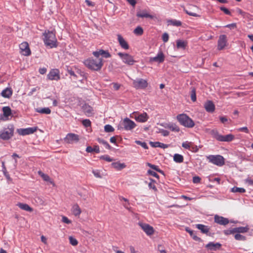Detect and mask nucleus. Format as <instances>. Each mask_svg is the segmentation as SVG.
Wrapping results in <instances>:
<instances>
[{
  "label": "nucleus",
  "instance_id": "nucleus-54",
  "mask_svg": "<svg viewBox=\"0 0 253 253\" xmlns=\"http://www.w3.org/2000/svg\"><path fill=\"white\" fill-rule=\"evenodd\" d=\"M184 11L189 15L190 16H194V17H200V15L195 13V12H191V11H189L186 9H184Z\"/></svg>",
  "mask_w": 253,
  "mask_h": 253
},
{
  "label": "nucleus",
  "instance_id": "nucleus-12",
  "mask_svg": "<svg viewBox=\"0 0 253 253\" xmlns=\"http://www.w3.org/2000/svg\"><path fill=\"white\" fill-rule=\"evenodd\" d=\"M79 140V135L72 133H68L64 139V142L67 144H73L74 142H77Z\"/></svg>",
  "mask_w": 253,
  "mask_h": 253
},
{
  "label": "nucleus",
  "instance_id": "nucleus-15",
  "mask_svg": "<svg viewBox=\"0 0 253 253\" xmlns=\"http://www.w3.org/2000/svg\"><path fill=\"white\" fill-rule=\"evenodd\" d=\"M47 77L48 80L51 81H58L60 79L59 71L57 69L51 70L48 74Z\"/></svg>",
  "mask_w": 253,
  "mask_h": 253
},
{
  "label": "nucleus",
  "instance_id": "nucleus-33",
  "mask_svg": "<svg viewBox=\"0 0 253 253\" xmlns=\"http://www.w3.org/2000/svg\"><path fill=\"white\" fill-rule=\"evenodd\" d=\"M36 112L41 114H49L51 110L48 107L39 108L36 109Z\"/></svg>",
  "mask_w": 253,
  "mask_h": 253
},
{
  "label": "nucleus",
  "instance_id": "nucleus-34",
  "mask_svg": "<svg viewBox=\"0 0 253 253\" xmlns=\"http://www.w3.org/2000/svg\"><path fill=\"white\" fill-rule=\"evenodd\" d=\"M184 158L182 155L175 154L173 156V161L177 163H181L183 162Z\"/></svg>",
  "mask_w": 253,
  "mask_h": 253
},
{
  "label": "nucleus",
  "instance_id": "nucleus-26",
  "mask_svg": "<svg viewBox=\"0 0 253 253\" xmlns=\"http://www.w3.org/2000/svg\"><path fill=\"white\" fill-rule=\"evenodd\" d=\"M13 91L11 88L7 87L3 89L1 92V95L4 98H10L12 94Z\"/></svg>",
  "mask_w": 253,
  "mask_h": 253
},
{
  "label": "nucleus",
  "instance_id": "nucleus-31",
  "mask_svg": "<svg viewBox=\"0 0 253 253\" xmlns=\"http://www.w3.org/2000/svg\"><path fill=\"white\" fill-rule=\"evenodd\" d=\"M39 174L42 177V178L45 181H47L49 182L50 184H52L53 185H54V183L53 181L51 179V178L49 177V176L46 174L43 173L41 171H38Z\"/></svg>",
  "mask_w": 253,
  "mask_h": 253
},
{
  "label": "nucleus",
  "instance_id": "nucleus-25",
  "mask_svg": "<svg viewBox=\"0 0 253 253\" xmlns=\"http://www.w3.org/2000/svg\"><path fill=\"white\" fill-rule=\"evenodd\" d=\"M136 16L138 17L141 18H149L151 19L153 18V16L149 14L146 10H143L137 12Z\"/></svg>",
  "mask_w": 253,
  "mask_h": 253
},
{
  "label": "nucleus",
  "instance_id": "nucleus-62",
  "mask_svg": "<svg viewBox=\"0 0 253 253\" xmlns=\"http://www.w3.org/2000/svg\"><path fill=\"white\" fill-rule=\"evenodd\" d=\"M236 27H237V26H236V23L229 24H228V25H226V26H225V27L228 28L230 29H234L236 28Z\"/></svg>",
  "mask_w": 253,
  "mask_h": 253
},
{
  "label": "nucleus",
  "instance_id": "nucleus-21",
  "mask_svg": "<svg viewBox=\"0 0 253 253\" xmlns=\"http://www.w3.org/2000/svg\"><path fill=\"white\" fill-rule=\"evenodd\" d=\"M82 109L86 116L88 117L91 116L93 114V110L89 105L84 104L82 106Z\"/></svg>",
  "mask_w": 253,
  "mask_h": 253
},
{
  "label": "nucleus",
  "instance_id": "nucleus-56",
  "mask_svg": "<svg viewBox=\"0 0 253 253\" xmlns=\"http://www.w3.org/2000/svg\"><path fill=\"white\" fill-rule=\"evenodd\" d=\"M223 233L225 235H226L235 233V231H234V228H232L231 229L225 230L223 231Z\"/></svg>",
  "mask_w": 253,
  "mask_h": 253
},
{
  "label": "nucleus",
  "instance_id": "nucleus-19",
  "mask_svg": "<svg viewBox=\"0 0 253 253\" xmlns=\"http://www.w3.org/2000/svg\"><path fill=\"white\" fill-rule=\"evenodd\" d=\"M214 221L215 222L222 225H226L229 223V220L227 218H225L223 216L215 215L214 216Z\"/></svg>",
  "mask_w": 253,
  "mask_h": 253
},
{
  "label": "nucleus",
  "instance_id": "nucleus-49",
  "mask_svg": "<svg viewBox=\"0 0 253 253\" xmlns=\"http://www.w3.org/2000/svg\"><path fill=\"white\" fill-rule=\"evenodd\" d=\"M104 130L107 132H112L114 130L113 127L110 125H106L104 126Z\"/></svg>",
  "mask_w": 253,
  "mask_h": 253
},
{
  "label": "nucleus",
  "instance_id": "nucleus-45",
  "mask_svg": "<svg viewBox=\"0 0 253 253\" xmlns=\"http://www.w3.org/2000/svg\"><path fill=\"white\" fill-rule=\"evenodd\" d=\"M191 99L192 101L195 102L196 101V90L195 88H193L191 91L190 94Z\"/></svg>",
  "mask_w": 253,
  "mask_h": 253
},
{
  "label": "nucleus",
  "instance_id": "nucleus-61",
  "mask_svg": "<svg viewBox=\"0 0 253 253\" xmlns=\"http://www.w3.org/2000/svg\"><path fill=\"white\" fill-rule=\"evenodd\" d=\"M220 9L221 11H223L226 14L231 15V12L227 8L222 6V7H220Z\"/></svg>",
  "mask_w": 253,
  "mask_h": 253
},
{
  "label": "nucleus",
  "instance_id": "nucleus-17",
  "mask_svg": "<svg viewBox=\"0 0 253 253\" xmlns=\"http://www.w3.org/2000/svg\"><path fill=\"white\" fill-rule=\"evenodd\" d=\"M20 53L24 56H29L31 54V50L29 44L27 42H23L19 45Z\"/></svg>",
  "mask_w": 253,
  "mask_h": 253
},
{
  "label": "nucleus",
  "instance_id": "nucleus-36",
  "mask_svg": "<svg viewBox=\"0 0 253 253\" xmlns=\"http://www.w3.org/2000/svg\"><path fill=\"white\" fill-rule=\"evenodd\" d=\"M187 43L186 42L182 40L176 41V46L178 48L185 49Z\"/></svg>",
  "mask_w": 253,
  "mask_h": 253
},
{
  "label": "nucleus",
  "instance_id": "nucleus-60",
  "mask_svg": "<svg viewBox=\"0 0 253 253\" xmlns=\"http://www.w3.org/2000/svg\"><path fill=\"white\" fill-rule=\"evenodd\" d=\"M245 182L248 185L253 186V178L248 177L245 180Z\"/></svg>",
  "mask_w": 253,
  "mask_h": 253
},
{
  "label": "nucleus",
  "instance_id": "nucleus-57",
  "mask_svg": "<svg viewBox=\"0 0 253 253\" xmlns=\"http://www.w3.org/2000/svg\"><path fill=\"white\" fill-rule=\"evenodd\" d=\"M237 130L238 131H243L247 133L249 132L248 127L246 126L238 128Z\"/></svg>",
  "mask_w": 253,
  "mask_h": 253
},
{
  "label": "nucleus",
  "instance_id": "nucleus-46",
  "mask_svg": "<svg viewBox=\"0 0 253 253\" xmlns=\"http://www.w3.org/2000/svg\"><path fill=\"white\" fill-rule=\"evenodd\" d=\"M70 243L74 246H77L78 244V242L75 238L70 236L69 238Z\"/></svg>",
  "mask_w": 253,
  "mask_h": 253
},
{
  "label": "nucleus",
  "instance_id": "nucleus-6",
  "mask_svg": "<svg viewBox=\"0 0 253 253\" xmlns=\"http://www.w3.org/2000/svg\"><path fill=\"white\" fill-rule=\"evenodd\" d=\"M207 158L209 162L219 167L222 166L225 163L224 158L221 155H209Z\"/></svg>",
  "mask_w": 253,
  "mask_h": 253
},
{
  "label": "nucleus",
  "instance_id": "nucleus-30",
  "mask_svg": "<svg viewBox=\"0 0 253 253\" xmlns=\"http://www.w3.org/2000/svg\"><path fill=\"white\" fill-rule=\"evenodd\" d=\"M17 206L19 208H20L21 209H22V210H23L24 211H30V212H31V211H33L32 208H31L28 205H27L26 204L22 203H18L17 204Z\"/></svg>",
  "mask_w": 253,
  "mask_h": 253
},
{
  "label": "nucleus",
  "instance_id": "nucleus-41",
  "mask_svg": "<svg viewBox=\"0 0 253 253\" xmlns=\"http://www.w3.org/2000/svg\"><path fill=\"white\" fill-rule=\"evenodd\" d=\"M192 144V142L186 141L182 143V146L185 149L191 150Z\"/></svg>",
  "mask_w": 253,
  "mask_h": 253
},
{
  "label": "nucleus",
  "instance_id": "nucleus-63",
  "mask_svg": "<svg viewBox=\"0 0 253 253\" xmlns=\"http://www.w3.org/2000/svg\"><path fill=\"white\" fill-rule=\"evenodd\" d=\"M201 178L199 176H194L193 178V182L194 183H198L200 182Z\"/></svg>",
  "mask_w": 253,
  "mask_h": 253
},
{
  "label": "nucleus",
  "instance_id": "nucleus-52",
  "mask_svg": "<svg viewBox=\"0 0 253 253\" xmlns=\"http://www.w3.org/2000/svg\"><path fill=\"white\" fill-rule=\"evenodd\" d=\"M147 173L149 175L153 176L154 177H155L158 179L159 178V175L156 172H155L152 170H150V169L148 170Z\"/></svg>",
  "mask_w": 253,
  "mask_h": 253
},
{
  "label": "nucleus",
  "instance_id": "nucleus-38",
  "mask_svg": "<svg viewBox=\"0 0 253 253\" xmlns=\"http://www.w3.org/2000/svg\"><path fill=\"white\" fill-rule=\"evenodd\" d=\"M97 141L99 143L102 144L105 148L110 149L111 148L110 145L109 144V143L105 141V140L102 139V138H98Z\"/></svg>",
  "mask_w": 253,
  "mask_h": 253
},
{
  "label": "nucleus",
  "instance_id": "nucleus-32",
  "mask_svg": "<svg viewBox=\"0 0 253 253\" xmlns=\"http://www.w3.org/2000/svg\"><path fill=\"white\" fill-rule=\"evenodd\" d=\"M249 230L248 226L245 227H239L234 228L235 233H244L247 232Z\"/></svg>",
  "mask_w": 253,
  "mask_h": 253
},
{
  "label": "nucleus",
  "instance_id": "nucleus-9",
  "mask_svg": "<svg viewBox=\"0 0 253 253\" xmlns=\"http://www.w3.org/2000/svg\"><path fill=\"white\" fill-rule=\"evenodd\" d=\"M3 114L0 115V120L6 121L9 120V117H12L11 109L9 106H4L2 108Z\"/></svg>",
  "mask_w": 253,
  "mask_h": 253
},
{
  "label": "nucleus",
  "instance_id": "nucleus-27",
  "mask_svg": "<svg viewBox=\"0 0 253 253\" xmlns=\"http://www.w3.org/2000/svg\"><path fill=\"white\" fill-rule=\"evenodd\" d=\"M221 246V244L218 243L210 242L206 246V247L211 251H215L216 249H219Z\"/></svg>",
  "mask_w": 253,
  "mask_h": 253
},
{
  "label": "nucleus",
  "instance_id": "nucleus-13",
  "mask_svg": "<svg viewBox=\"0 0 253 253\" xmlns=\"http://www.w3.org/2000/svg\"><path fill=\"white\" fill-rule=\"evenodd\" d=\"M133 84L137 89L144 88L147 86L148 84L145 80L143 79H136L133 80Z\"/></svg>",
  "mask_w": 253,
  "mask_h": 253
},
{
  "label": "nucleus",
  "instance_id": "nucleus-42",
  "mask_svg": "<svg viewBox=\"0 0 253 253\" xmlns=\"http://www.w3.org/2000/svg\"><path fill=\"white\" fill-rule=\"evenodd\" d=\"M149 180L150 181V182L148 184V186H149V188L152 189L154 190H156L157 188L155 185V183L156 181L152 178H150Z\"/></svg>",
  "mask_w": 253,
  "mask_h": 253
},
{
  "label": "nucleus",
  "instance_id": "nucleus-5",
  "mask_svg": "<svg viewBox=\"0 0 253 253\" xmlns=\"http://www.w3.org/2000/svg\"><path fill=\"white\" fill-rule=\"evenodd\" d=\"M211 134L217 140L221 142H230L234 139L235 137L232 134L222 135L219 133L217 129H212L210 132Z\"/></svg>",
  "mask_w": 253,
  "mask_h": 253
},
{
  "label": "nucleus",
  "instance_id": "nucleus-47",
  "mask_svg": "<svg viewBox=\"0 0 253 253\" xmlns=\"http://www.w3.org/2000/svg\"><path fill=\"white\" fill-rule=\"evenodd\" d=\"M158 132L161 133V134L164 136H167L169 134V131L164 129H161V128L158 129Z\"/></svg>",
  "mask_w": 253,
  "mask_h": 253
},
{
  "label": "nucleus",
  "instance_id": "nucleus-64",
  "mask_svg": "<svg viewBox=\"0 0 253 253\" xmlns=\"http://www.w3.org/2000/svg\"><path fill=\"white\" fill-rule=\"evenodd\" d=\"M158 251L160 253H167L165 249H163L162 246L161 245L158 246Z\"/></svg>",
  "mask_w": 253,
  "mask_h": 253
},
{
  "label": "nucleus",
  "instance_id": "nucleus-22",
  "mask_svg": "<svg viewBox=\"0 0 253 253\" xmlns=\"http://www.w3.org/2000/svg\"><path fill=\"white\" fill-rule=\"evenodd\" d=\"M204 108L206 111L209 113H212L215 110V105L211 100H208L205 103Z\"/></svg>",
  "mask_w": 253,
  "mask_h": 253
},
{
  "label": "nucleus",
  "instance_id": "nucleus-20",
  "mask_svg": "<svg viewBox=\"0 0 253 253\" xmlns=\"http://www.w3.org/2000/svg\"><path fill=\"white\" fill-rule=\"evenodd\" d=\"M164 60L165 56L163 53L161 51H160L156 56L150 58V61L151 62L162 63L164 62Z\"/></svg>",
  "mask_w": 253,
  "mask_h": 253
},
{
  "label": "nucleus",
  "instance_id": "nucleus-55",
  "mask_svg": "<svg viewBox=\"0 0 253 253\" xmlns=\"http://www.w3.org/2000/svg\"><path fill=\"white\" fill-rule=\"evenodd\" d=\"M169 36L167 33H164L162 35V40L164 42H167L169 41Z\"/></svg>",
  "mask_w": 253,
  "mask_h": 253
},
{
  "label": "nucleus",
  "instance_id": "nucleus-23",
  "mask_svg": "<svg viewBox=\"0 0 253 253\" xmlns=\"http://www.w3.org/2000/svg\"><path fill=\"white\" fill-rule=\"evenodd\" d=\"M118 41L119 42V44L121 46V47L124 49H128L129 48V45L127 42L126 41V40L123 38V37L120 35H118Z\"/></svg>",
  "mask_w": 253,
  "mask_h": 253
},
{
  "label": "nucleus",
  "instance_id": "nucleus-35",
  "mask_svg": "<svg viewBox=\"0 0 253 253\" xmlns=\"http://www.w3.org/2000/svg\"><path fill=\"white\" fill-rule=\"evenodd\" d=\"M112 166L114 168L121 170L126 167V165L124 163H121L120 162H115L112 164Z\"/></svg>",
  "mask_w": 253,
  "mask_h": 253
},
{
  "label": "nucleus",
  "instance_id": "nucleus-10",
  "mask_svg": "<svg viewBox=\"0 0 253 253\" xmlns=\"http://www.w3.org/2000/svg\"><path fill=\"white\" fill-rule=\"evenodd\" d=\"M37 130V127H30L25 128H18L17 133L22 136L29 135L34 133Z\"/></svg>",
  "mask_w": 253,
  "mask_h": 253
},
{
  "label": "nucleus",
  "instance_id": "nucleus-7",
  "mask_svg": "<svg viewBox=\"0 0 253 253\" xmlns=\"http://www.w3.org/2000/svg\"><path fill=\"white\" fill-rule=\"evenodd\" d=\"M131 118L134 119L137 122L140 123H144L147 121L149 117L146 113H139L137 112H134L132 113Z\"/></svg>",
  "mask_w": 253,
  "mask_h": 253
},
{
  "label": "nucleus",
  "instance_id": "nucleus-2",
  "mask_svg": "<svg viewBox=\"0 0 253 253\" xmlns=\"http://www.w3.org/2000/svg\"><path fill=\"white\" fill-rule=\"evenodd\" d=\"M84 63L88 68L94 71L100 70L103 66L102 59L101 58L96 59L88 58L84 60Z\"/></svg>",
  "mask_w": 253,
  "mask_h": 253
},
{
  "label": "nucleus",
  "instance_id": "nucleus-28",
  "mask_svg": "<svg viewBox=\"0 0 253 253\" xmlns=\"http://www.w3.org/2000/svg\"><path fill=\"white\" fill-rule=\"evenodd\" d=\"M196 227L204 234H207L210 231V228L208 226L203 224H198L196 225Z\"/></svg>",
  "mask_w": 253,
  "mask_h": 253
},
{
  "label": "nucleus",
  "instance_id": "nucleus-4",
  "mask_svg": "<svg viewBox=\"0 0 253 253\" xmlns=\"http://www.w3.org/2000/svg\"><path fill=\"white\" fill-rule=\"evenodd\" d=\"M14 127L12 124H9L0 130V138L3 140L10 139L13 135Z\"/></svg>",
  "mask_w": 253,
  "mask_h": 253
},
{
  "label": "nucleus",
  "instance_id": "nucleus-53",
  "mask_svg": "<svg viewBox=\"0 0 253 253\" xmlns=\"http://www.w3.org/2000/svg\"><path fill=\"white\" fill-rule=\"evenodd\" d=\"M83 125L85 127L90 126L91 125V122L88 119H85L82 121Z\"/></svg>",
  "mask_w": 253,
  "mask_h": 253
},
{
  "label": "nucleus",
  "instance_id": "nucleus-40",
  "mask_svg": "<svg viewBox=\"0 0 253 253\" xmlns=\"http://www.w3.org/2000/svg\"><path fill=\"white\" fill-rule=\"evenodd\" d=\"M231 192H232L233 193H244L246 191V190L244 188H239V187H237L236 186L233 187L231 189Z\"/></svg>",
  "mask_w": 253,
  "mask_h": 253
},
{
  "label": "nucleus",
  "instance_id": "nucleus-43",
  "mask_svg": "<svg viewBox=\"0 0 253 253\" xmlns=\"http://www.w3.org/2000/svg\"><path fill=\"white\" fill-rule=\"evenodd\" d=\"M143 33V29L140 26L137 27L134 30V33L137 35H141Z\"/></svg>",
  "mask_w": 253,
  "mask_h": 253
},
{
  "label": "nucleus",
  "instance_id": "nucleus-51",
  "mask_svg": "<svg viewBox=\"0 0 253 253\" xmlns=\"http://www.w3.org/2000/svg\"><path fill=\"white\" fill-rule=\"evenodd\" d=\"M135 142L137 144L140 145L142 147H143V148H144L145 149H147L148 148L147 143L145 142H141L139 140H136L135 141Z\"/></svg>",
  "mask_w": 253,
  "mask_h": 253
},
{
  "label": "nucleus",
  "instance_id": "nucleus-16",
  "mask_svg": "<svg viewBox=\"0 0 253 253\" xmlns=\"http://www.w3.org/2000/svg\"><path fill=\"white\" fill-rule=\"evenodd\" d=\"M227 39L225 35H221L219 37L217 42V49L219 50H222L227 45Z\"/></svg>",
  "mask_w": 253,
  "mask_h": 253
},
{
  "label": "nucleus",
  "instance_id": "nucleus-11",
  "mask_svg": "<svg viewBox=\"0 0 253 253\" xmlns=\"http://www.w3.org/2000/svg\"><path fill=\"white\" fill-rule=\"evenodd\" d=\"M122 125L126 130H131L136 126L135 123L127 118L124 119Z\"/></svg>",
  "mask_w": 253,
  "mask_h": 253
},
{
  "label": "nucleus",
  "instance_id": "nucleus-39",
  "mask_svg": "<svg viewBox=\"0 0 253 253\" xmlns=\"http://www.w3.org/2000/svg\"><path fill=\"white\" fill-rule=\"evenodd\" d=\"M147 165L148 167H149L150 168H151L152 169H153L161 173H162V174L164 173L163 171L159 169V166L154 165H152L149 163H147Z\"/></svg>",
  "mask_w": 253,
  "mask_h": 253
},
{
  "label": "nucleus",
  "instance_id": "nucleus-58",
  "mask_svg": "<svg viewBox=\"0 0 253 253\" xmlns=\"http://www.w3.org/2000/svg\"><path fill=\"white\" fill-rule=\"evenodd\" d=\"M62 221L64 223L67 224H70L71 223V221L69 220L66 216H62Z\"/></svg>",
  "mask_w": 253,
  "mask_h": 253
},
{
  "label": "nucleus",
  "instance_id": "nucleus-50",
  "mask_svg": "<svg viewBox=\"0 0 253 253\" xmlns=\"http://www.w3.org/2000/svg\"><path fill=\"white\" fill-rule=\"evenodd\" d=\"M94 176L97 178H101L102 174H101L100 171L98 169H93L92 171Z\"/></svg>",
  "mask_w": 253,
  "mask_h": 253
},
{
  "label": "nucleus",
  "instance_id": "nucleus-48",
  "mask_svg": "<svg viewBox=\"0 0 253 253\" xmlns=\"http://www.w3.org/2000/svg\"><path fill=\"white\" fill-rule=\"evenodd\" d=\"M100 55L103 56L105 58H109L111 57L110 54L107 51H105L103 49H100Z\"/></svg>",
  "mask_w": 253,
  "mask_h": 253
},
{
  "label": "nucleus",
  "instance_id": "nucleus-29",
  "mask_svg": "<svg viewBox=\"0 0 253 253\" xmlns=\"http://www.w3.org/2000/svg\"><path fill=\"white\" fill-rule=\"evenodd\" d=\"M72 212L75 216H79L81 213V209L78 205L75 204L72 206Z\"/></svg>",
  "mask_w": 253,
  "mask_h": 253
},
{
  "label": "nucleus",
  "instance_id": "nucleus-59",
  "mask_svg": "<svg viewBox=\"0 0 253 253\" xmlns=\"http://www.w3.org/2000/svg\"><path fill=\"white\" fill-rule=\"evenodd\" d=\"M101 159L106 160L107 162H110L112 161V159L108 155L102 156Z\"/></svg>",
  "mask_w": 253,
  "mask_h": 253
},
{
  "label": "nucleus",
  "instance_id": "nucleus-24",
  "mask_svg": "<svg viewBox=\"0 0 253 253\" xmlns=\"http://www.w3.org/2000/svg\"><path fill=\"white\" fill-rule=\"evenodd\" d=\"M149 144L151 147H154V148L160 147L161 148L166 149V148H167L169 147L168 144H164V143H161V142H160L158 141H157V142L150 141Z\"/></svg>",
  "mask_w": 253,
  "mask_h": 253
},
{
  "label": "nucleus",
  "instance_id": "nucleus-44",
  "mask_svg": "<svg viewBox=\"0 0 253 253\" xmlns=\"http://www.w3.org/2000/svg\"><path fill=\"white\" fill-rule=\"evenodd\" d=\"M234 238L238 241H245L246 239L245 236L242 235L239 233H237L234 235Z\"/></svg>",
  "mask_w": 253,
  "mask_h": 253
},
{
  "label": "nucleus",
  "instance_id": "nucleus-14",
  "mask_svg": "<svg viewBox=\"0 0 253 253\" xmlns=\"http://www.w3.org/2000/svg\"><path fill=\"white\" fill-rule=\"evenodd\" d=\"M138 225L147 235H151L154 233V230L153 227L149 224L143 222H139Z\"/></svg>",
  "mask_w": 253,
  "mask_h": 253
},
{
  "label": "nucleus",
  "instance_id": "nucleus-37",
  "mask_svg": "<svg viewBox=\"0 0 253 253\" xmlns=\"http://www.w3.org/2000/svg\"><path fill=\"white\" fill-rule=\"evenodd\" d=\"M168 25H171L172 26L179 27L182 25V23L180 21L176 19H171L168 21Z\"/></svg>",
  "mask_w": 253,
  "mask_h": 253
},
{
  "label": "nucleus",
  "instance_id": "nucleus-3",
  "mask_svg": "<svg viewBox=\"0 0 253 253\" xmlns=\"http://www.w3.org/2000/svg\"><path fill=\"white\" fill-rule=\"evenodd\" d=\"M176 119L179 124L187 128H192L195 123L191 118L185 114H180L176 116Z\"/></svg>",
  "mask_w": 253,
  "mask_h": 253
},
{
  "label": "nucleus",
  "instance_id": "nucleus-18",
  "mask_svg": "<svg viewBox=\"0 0 253 253\" xmlns=\"http://www.w3.org/2000/svg\"><path fill=\"white\" fill-rule=\"evenodd\" d=\"M160 126L166 128H169L173 132H178L180 131L179 126L176 124L173 123H162L160 124Z\"/></svg>",
  "mask_w": 253,
  "mask_h": 253
},
{
  "label": "nucleus",
  "instance_id": "nucleus-1",
  "mask_svg": "<svg viewBox=\"0 0 253 253\" xmlns=\"http://www.w3.org/2000/svg\"><path fill=\"white\" fill-rule=\"evenodd\" d=\"M43 40L44 44L50 48L56 47L57 46V40L55 34L52 31H45L43 34Z\"/></svg>",
  "mask_w": 253,
  "mask_h": 253
},
{
  "label": "nucleus",
  "instance_id": "nucleus-8",
  "mask_svg": "<svg viewBox=\"0 0 253 253\" xmlns=\"http://www.w3.org/2000/svg\"><path fill=\"white\" fill-rule=\"evenodd\" d=\"M118 54L121 58L123 62L125 64L129 65H132L135 62L133 57L127 53L119 52Z\"/></svg>",
  "mask_w": 253,
  "mask_h": 253
}]
</instances>
